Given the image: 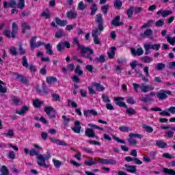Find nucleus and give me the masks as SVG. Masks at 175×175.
Segmentation results:
<instances>
[{
	"label": "nucleus",
	"instance_id": "nucleus-1",
	"mask_svg": "<svg viewBox=\"0 0 175 175\" xmlns=\"http://www.w3.org/2000/svg\"><path fill=\"white\" fill-rule=\"evenodd\" d=\"M49 158H51V154L49 152H47L46 154H39L36 157L38 159L37 163L38 166H42V167H45V169H48L49 165L46 164V159H49Z\"/></svg>",
	"mask_w": 175,
	"mask_h": 175
},
{
	"label": "nucleus",
	"instance_id": "nucleus-2",
	"mask_svg": "<svg viewBox=\"0 0 175 175\" xmlns=\"http://www.w3.org/2000/svg\"><path fill=\"white\" fill-rule=\"evenodd\" d=\"M79 50L81 51V57L90 59V61H92L93 59L92 55H94V50H92V49L90 47H85L83 46Z\"/></svg>",
	"mask_w": 175,
	"mask_h": 175
},
{
	"label": "nucleus",
	"instance_id": "nucleus-3",
	"mask_svg": "<svg viewBox=\"0 0 175 175\" xmlns=\"http://www.w3.org/2000/svg\"><path fill=\"white\" fill-rule=\"evenodd\" d=\"M31 25L27 23V22H24L23 23V33L25 35L26 38H29L31 36Z\"/></svg>",
	"mask_w": 175,
	"mask_h": 175
},
{
	"label": "nucleus",
	"instance_id": "nucleus-4",
	"mask_svg": "<svg viewBox=\"0 0 175 175\" xmlns=\"http://www.w3.org/2000/svg\"><path fill=\"white\" fill-rule=\"evenodd\" d=\"M167 95H172V92L169 90H161L157 93V96L160 100H163L167 98Z\"/></svg>",
	"mask_w": 175,
	"mask_h": 175
},
{
	"label": "nucleus",
	"instance_id": "nucleus-5",
	"mask_svg": "<svg viewBox=\"0 0 175 175\" xmlns=\"http://www.w3.org/2000/svg\"><path fill=\"white\" fill-rule=\"evenodd\" d=\"M66 49H70V43L68 41L60 42L57 45V49L59 51H64Z\"/></svg>",
	"mask_w": 175,
	"mask_h": 175
},
{
	"label": "nucleus",
	"instance_id": "nucleus-6",
	"mask_svg": "<svg viewBox=\"0 0 175 175\" xmlns=\"http://www.w3.org/2000/svg\"><path fill=\"white\" fill-rule=\"evenodd\" d=\"M131 53L133 57H136L137 55L138 57H140V55H143V54H144V51L142 47L138 48L137 50L135 48H131Z\"/></svg>",
	"mask_w": 175,
	"mask_h": 175
},
{
	"label": "nucleus",
	"instance_id": "nucleus-7",
	"mask_svg": "<svg viewBox=\"0 0 175 175\" xmlns=\"http://www.w3.org/2000/svg\"><path fill=\"white\" fill-rule=\"evenodd\" d=\"M153 31L151 30V29H147L144 33H141L140 36L142 39H145V38H148L151 40L154 39V36H152Z\"/></svg>",
	"mask_w": 175,
	"mask_h": 175
},
{
	"label": "nucleus",
	"instance_id": "nucleus-8",
	"mask_svg": "<svg viewBox=\"0 0 175 175\" xmlns=\"http://www.w3.org/2000/svg\"><path fill=\"white\" fill-rule=\"evenodd\" d=\"M8 50L9 53L12 55H18V54H23V47H21V45L19 46L18 51H17V49H16L14 46H11Z\"/></svg>",
	"mask_w": 175,
	"mask_h": 175
},
{
	"label": "nucleus",
	"instance_id": "nucleus-9",
	"mask_svg": "<svg viewBox=\"0 0 175 175\" xmlns=\"http://www.w3.org/2000/svg\"><path fill=\"white\" fill-rule=\"evenodd\" d=\"M85 135L88 137H90L94 139V137H97L96 134H95V131L92 129L87 128L85 131Z\"/></svg>",
	"mask_w": 175,
	"mask_h": 175
},
{
	"label": "nucleus",
	"instance_id": "nucleus-10",
	"mask_svg": "<svg viewBox=\"0 0 175 175\" xmlns=\"http://www.w3.org/2000/svg\"><path fill=\"white\" fill-rule=\"evenodd\" d=\"M121 18L120 16H117L115 17L111 22V24L113 25V27H120V25H124V23L120 21Z\"/></svg>",
	"mask_w": 175,
	"mask_h": 175
},
{
	"label": "nucleus",
	"instance_id": "nucleus-11",
	"mask_svg": "<svg viewBox=\"0 0 175 175\" xmlns=\"http://www.w3.org/2000/svg\"><path fill=\"white\" fill-rule=\"evenodd\" d=\"M75 126L71 127V129H72L75 133H80V131H81V123L79 121H75Z\"/></svg>",
	"mask_w": 175,
	"mask_h": 175
},
{
	"label": "nucleus",
	"instance_id": "nucleus-12",
	"mask_svg": "<svg viewBox=\"0 0 175 175\" xmlns=\"http://www.w3.org/2000/svg\"><path fill=\"white\" fill-rule=\"evenodd\" d=\"M5 85L6 83L0 80V96H4L5 94L8 92V89Z\"/></svg>",
	"mask_w": 175,
	"mask_h": 175
},
{
	"label": "nucleus",
	"instance_id": "nucleus-13",
	"mask_svg": "<svg viewBox=\"0 0 175 175\" xmlns=\"http://www.w3.org/2000/svg\"><path fill=\"white\" fill-rule=\"evenodd\" d=\"M96 22L98 23V26L100 29H103V18L102 14H98L96 17Z\"/></svg>",
	"mask_w": 175,
	"mask_h": 175
},
{
	"label": "nucleus",
	"instance_id": "nucleus-14",
	"mask_svg": "<svg viewBox=\"0 0 175 175\" xmlns=\"http://www.w3.org/2000/svg\"><path fill=\"white\" fill-rule=\"evenodd\" d=\"M140 90L142 91V92H148V91H152V90H154V87H152L150 85H144V83H142L140 86Z\"/></svg>",
	"mask_w": 175,
	"mask_h": 175
},
{
	"label": "nucleus",
	"instance_id": "nucleus-15",
	"mask_svg": "<svg viewBox=\"0 0 175 175\" xmlns=\"http://www.w3.org/2000/svg\"><path fill=\"white\" fill-rule=\"evenodd\" d=\"M157 14L158 16H159V14H161L162 16V17H167V16H170V14H173V11L161 10L157 12Z\"/></svg>",
	"mask_w": 175,
	"mask_h": 175
},
{
	"label": "nucleus",
	"instance_id": "nucleus-16",
	"mask_svg": "<svg viewBox=\"0 0 175 175\" xmlns=\"http://www.w3.org/2000/svg\"><path fill=\"white\" fill-rule=\"evenodd\" d=\"M16 0H10V3L8 1L3 2V6L5 9H6L8 6H10V8H16Z\"/></svg>",
	"mask_w": 175,
	"mask_h": 175
},
{
	"label": "nucleus",
	"instance_id": "nucleus-17",
	"mask_svg": "<svg viewBox=\"0 0 175 175\" xmlns=\"http://www.w3.org/2000/svg\"><path fill=\"white\" fill-rule=\"evenodd\" d=\"M66 17H68V18H70L71 20L77 18V12L76 11H73V10L68 11L66 13Z\"/></svg>",
	"mask_w": 175,
	"mask_h": 175
},
{
	"label": "nucleus",
	"instance_id": "nucleus-18",
	"mask_svg": "<svg viewBox=\"0 0 175 175\" xmlns=\"http://www.w3.org/2000/svg\"><path fill=\"white\" fill-rule=\"evenodd\" d=\"M51 142L52 143H55V144H57L58 146H64L66 147L68 146V144H66L65 142L62 141L60 139H57L55 138H50Z\"/></svg>",
	"mask_w": 175,
	"mask_h": 175
},
{
	"label": "nucleus",
	"instance_id": "nucleus-19",
	"mask_svg": "<svg viewBox=\"0 0 175 175\" xmlns=\"http://www.w3.org/2000/svg\"><path fill=\"white\" fill-rule=\"evenodd\" d=\"M125 161H126V162H132V161H135L136 165H142V163H143V161L139 160V159L133 158V157H125Z\"/></svg>",
	"mask_w": 175,
	"mask_h": 175
},
{
	"label": "nucleus",
	"instance_id": "nucleus-20",
	"mask_svg": "<svg viewBox=\"0 0 175 175\" xmlns=\"http://www.w3.org/2000/svg\"><path fill=\"white\" fill-rule=\"evenodd\" d=\"M18 31V26L17 25V23H12V38H16V33H17Z\"/></svg>",
	"mask_w": 175,
	"mask_h": 175
},
{
	"label": "nucleus",
	"instance_id": "nucleus-21",
	"mask_svg": "<svg viewBox=\"0 0 175 175\" xmlns=\"http://www.w3.org/2000/svg\"><path fill=\"white\" fill-rule=\"evenodd\" d=\"M140 59L144 64H150V62H152V61H153L152 57H151L150 56H147V55L140 57Z\"/></svg>",
	"mask_w": 175,
	"mask_h": 175
},
{
	"label": "nucleus",
	"instance_id": "nucleus-22",
	"mask_svg": "<svg viewBox=\"0 0 175 175\" xmlns=\"http://www.w3.org/2000/svg\"><path fill=\"white\" fill-rule=\"evenodd\" d=\"M105 29V27H103V29H100V28H99V26H98V28H96L92 30V36H99V35H100V32H102L103 30Z\"/></svg>",
	"mask_w": 175,
	"mask_h": 175
},
{
	"label": "nucleus",
	"instance_id": "nucleus-23",
	"mask_svg": "<svg viewBox=\"0 0 175 175\" xmlns=\"http://www.w3.org/2000/svg\"><path fill=\"white\" fill-rule=\"evenodd\" d=\"M124 166L126 167V172H129L130 173H136V167L135 165L125 164Z\"/></svg>",
	"mask_w": 175,
	"mask_h": 175
},
{
	"label": "nucleus",
	"instance_id": "nucleus-24",
	"mask_svg": "<svg viewBox=\"0 0 175 175\" xmlns=\"http://www.w3.org/2000/svg\"><path fill=\"white\" fill-rule=\"evenodd\" d=\"M56 24L57 25H60V27H65L66 24H68V21L66 20H61L59 18H55Z\"/></svg>",
	"mask_w": 175,
	"mask_h": 175
},
{
	"label": "nucleus",
	"instance_id": "nucleus-25",
	"mask_svg": "<svg viewBox=\"0 0 175 175\" xmlns=\"http://www.w3.org/2000/svg\"><path fill=\"white\" fill-rule=\"evenodd\" d=\"M106 62V59H105V55H101L100 57H97L95 58L94 62H96L97 64H103Z\"/></svg>",
	"mask_w": 175,
	"mask_h": 175
},
{
	"label": "nucleus",
	"instance_id": "nucleus-26",
	"mask_svg": "<svg viewBox=\"0 0 175 175\" xmlns=\"http://www.w3.org/2000/svg\"><path fill=\"white\" fill-rule=\"evenodd\" d=\"M44 46L46 50V54L52 55L53 50H51V49H53V46H51V44H44Z\"/></svg>",
	"mask_w": 175,
	"mask_h": 175
},
{
	"label": "nucleus",
	"instance_id": "nucleus-27",
	"mask_svg": "<svg viewBox=\"0 0 175 175\" xmlns=\"http://www.w3.org/2000/svg\"><path fill=\"white\" fill-rule=\"evenodd\" d=\"M87 8H88L87 4H85L84 1H81L78 4L77 10L83 11V10H85Z\"/></svg>",
	"mask_w": 175,
	"mask_h": 175
},
{
	"label": "nucleus",
	"instance_id": "nucleus-28",
	"mask_svg": "<svg viewBox=\"0 0 175 175\" xmlns=\"http://www.w3.org/2000/svg\"><path fill=\"white\" fill-rule=\"evenodd\" d=\"M98 163V159H94L85 161V165L87 166H92V165H96Z\"/></svg>",
	"mask_w": 175,
	"mask_h": 175
},
{
	"label": "nucleus",
	"instance_id": "nucleus-29",
	"mask_svg": "<svg viewBox=\"0 0 175 175\" xmlns=\"http://www.w3.org/2000/svg\"><path fill=\"white\" fill-rule=\"evenodd\" d=\"M92 87H96V90L97 91H105V87L103 85H100V83H92Z\"/></svg>",
	"mask_w": 175,
	"mask_h": 175
},
{
	"label": "nucleus",
	"instance_id": "nucleus-30",
	"mask_svg": "<svg viewBox=\"0 0 175 175\" xmlns=\"http://www.w3.org/2000/svg\"><path fill=\"white\" fill-rule=\"evenodd\" d=\"M116 50H117V48H116L115 46L111 47V51L107 52L109 58L110 59L114 58V55L116 54L114 51H116Z\"/></svg>",
	"mask_w": 175,
	"mask_h": 175
},
{
	"label": "nucleus",
	"instance_id": "nucleus-31",
	"mask_svg": "<svg viewBox=\"0 0 175 175\" xmlns=\"http://www.w3.org/2000/svg\"><path fill=\"white\" fill-rule=\"evenodd\" d=\"M152 23H155V21L154 20L148 21V23L144 24V25L141 27L142 29H144L146 28H150L152 27Z\"/></svg>",
	"mask_w": 175,
	"mask_h": 175
},
{
	"label": "nucleus",
	"instance_id": "nucleus-32",
	"mask_svg": "<svg viewBox=\"0 0 175 175\" xmlns=\"http://www.w3.org/2000/svg\"><path fill=\"white\" fill-rule=\"evenodd\" d=\"M64 36H66V34L65 32H64V30L62 29H60L55 33V38H57V39L64 38Z\"/></svg>",
	"mask_w": 175,
	"mask_h": 175
},
{
	"label": "nucleus",
	"instance_id": "nucleus-33",
	"mask_svg": "<svg viewBox=\"0 0 175 175\" xmlns=\"http://www.w3.org/2000/svg\"><path fill=\"white\" fill-rule=\"evenodd\" d=\"M57 78L55 77H46V83H48V84H54V83H57Z\"/></svg>",
	"mask_w": 175,
	"mask_h": 175
},
{
	"label": "nucleus",
	"instance_id": "nucleus-34",
	"mask_svg": "<svg viewBox=\"0 0 175 175\" xmlns=\"http://www.w3.org/2000/svg\"><path fill=\"white\" fill-rule=\"evenodd\" d=\"M40 46H44V42H42L40 41L37 42V43L34 44H31L30 48L31 50H35L36 47H40Z\"/></svg>",
	"mask_w": 175,
	"mask_h": 175
},
{
	"label": "nucleus",
	"instance_id": "nucleus-35",
	"mask_svg": "<svg viewBox=\"0 0 175 175\" xmlns=\"http://www.w3.org/2000/svg\"><path fill=\"white\" fill-rule=\"evenodd\" d=\"M156 146L159 147L160 148H165L167 146V144L163 141H157Z\"/></svg>",
	"mask_w": 175,
	"mask_h": 175
},
{
	"label": "nucleus",
	"instance_id": "nucleus-36",
	"mask_svg": "<svg viewBox=\"0 0 175 175\" xmlns=\"http://www.w3.org/2000/svg\"><path fill=\"white\" fill-rule=\"evenodd\" d=\"M53 162L55 167H56L57 169H59V167H61V165H62V161L57 160L55 159H53Z\"/></svg>",
	"mask_w": 175,
	"mask_h": 175
},
{
	"label": "nucleus",
	"instance_id": "nucleus-37",
	"mask_svg": "<svg viewBox=\"0 0 175 175\" xmlns=\"http://www.w3.org/2000/svg\"><path fill=\"white\" fill-rule=\"evenodd\" d=\"M167 42L170 43L172 46L175 45V37L172 38L170 36H166Z\"/></svg>",
	"mask_w": 175,
	"mask_h": 175
},
{
	"label": "nucleus",
	"instance_id": "nucleus-38",
	"mask_svg": "<svg viewBox=\"0 0 175 175\" xmlns=\"http://www.w3.org/2000/svg\"><path fill=\"white\" fill-rule=\"evenodd\" d=\"M142 128L148 133H152V131H154V129H152V127H151L150 126H148L147 124H143L142 125Z\"/></svg>",
	"mask_w": 175,
	"mask_h": 175
},
{
	"label": "nucleus",
	"instance_id": "nucleus-39",
	"mask_svg": "<svg viewBox=\"0 0 175 175\" xmlns=\"http://www.w3.org/2000/svg\"><path fill=\"white\" fill-rule=\"evenodd\" d=\"M72 44L78 46V50H80L83 46V45L80 44L79 42V38L77 37L73 38Z\"/></svg>",
	"mask_w": 175,
	"mask_h": 175
},
{
	"label": "nucleus",
	"instance_id": "nucleus-40",
	"mask_svg": "<svg viewBox=\"0 0 175 175\" xmlns=\"http://www.w3.org/2000/svg\"><path fill=\"white\" fill-rule=\"evenodd\" d=\"M0 172H1V175H9V170H8V168L5 165L1 166Z\"/></svg>",
	"mask_w": 175,
	"mask_h": 175
},
{
	"label": "nucleus",
	"instance_id": "nucleus-41",
	"mask_svg": "<svg viewBox=\"0 0 175 175\" xmlns=\"http://www.w3.org/2000/svg\"><path fill=\"white\" fill-rule=\"evenodd\" d=\"M166 68V65L163 63H158L156 65V70H163Z\"/></svg>",
	"mask_w": 175,
	"mask_h": 175
},
{
	"label": "nucleus",
	"instance_id": "nucleus-42",
	"mask_svg": "<svg viewBox=\"0 0 175 175\" xmlns=\"http://www.w3.org/2000/svg\"><path fill=\"white\" fill-rule=\"evenodd\" d=\"M23 66L28 69L29 68V64H28V59H27V56H23Z\"/></svg>",
	"mask_w": 175,
	"mask_h": 175
},
{
	"label": "nucleus",
	"instance_id": "nucleus-43",
	"mask_svg": "<svg viewBox=\"0 0 175 175\" xmlns=\"http://www.w3.org/2000/svg\"><path fill=\"white\" fill-rule=\"evenodd\" d=\"M163 172L165 174H169V175H175V171L172 170V169H169V168H164L163 169Z\"/></svg>",
	"mask_w": 175,
	"mask_h": 175
},
{
	"label": "nucleus",
	"instance_id": "nucleus-44",
	"mask_svg": "<svg viewBox=\"0 0 175 175\" xmlns=\"http://www.w3.org/2000/svg\"><path fill=\"white\" fill-rule=\"evenodd\" d=\"M90 10H92L91 15L94 16V14H95V13H96V10H98V7L95 4V3H93L92 4V7L90 8Z\"/></svg>",
	"mask_w": 175,
	"mask_h": 175
},
{
	"label": "nucleus",
	"instance_id": "nucleus-45",
	"mask_svg": "<svg viewBox=\"0 0 175 175\" xmlns=\"http://www.w3.org/2000/svg\"><path fill=\"white\" fill-rule=\"evenodd\" d=\"M113 5L116 9H121V6H122V1H121V0H115Z\"/></svg>",
	"mask_w": 175,
	"mask_h": 175
},
{
	"label": "nucleus",
	"instance_id": "nucleus-46",
	"mask_svg": "<svg viewBox=\"0 0 175 175\" xmlns=\"http://www.w3.org/2000/svg\"><path fill=\"white\" fill-rule=\"evenodd\" d=\"M53 110H54V108H53V107L51 106H46L44 109V111H45L47 116H49V114H50Z\"/></svg>",
	"mask_w": 175,
	"mask_h": 175
},
{
	"label": "nucleus",
	"instance_id": "nucleus-47",
	"mask_svg": "<svg viewBox=\"0 0 175 175\" xmlns=\"http://www.w3.org/2000/svg\"><path fill=\"white\" fill-rule=\"evenodd\" d=\"M134 8L133 7H130L126 12L127 16L129 17V18H132V16H133V10H134Z\"/></svg>",
	"mask_w": 175,
	"mask_h": 175
},
{
	"label": "nucleus",
	"instance_id": "nucleus-48",
	"mask_svg": "<svg viewBox=\"0 0 175 175\" xmlns=\"http://www.w3.org/2000/svg\"><path fill=\"white\" fill-rule=\"evenodd\" d=\"M12 104L14 105L15 106H18V105L20 104V98H18V97H12Z\"/></svg>",
	"mask_w": 175,
	"mask_h": 175
},
{
	"label": "nucleus",
	"instance_id": "nucleus-49",
	"mask_svg": "<svg viewBox=\"0 0 175 175\" xmlns=\"http://www.w3.org/2000/svg\"><path fill=\"white\" fill-rule=\"evenodd\" d=\"M145 49V55H148L151 52L150 51V49H151L150 47V44H144V45Z\"/></svg>",
	"mask_w": 175,
	"mask_h": 175
},
{
	"label": "nucleus",
	"instance_id": "nucleus-50",
	"mask_svg": "<svg viewBox=\"0 0 175 175\" xmlns=\"http://www.w3.org/2000/svg\"><path fill=\"white\" fill-rule=\"evenodd\" d=\"M127 142H129L130 146H136V144H137V141H136V139H133V137H129L127 139Z\"/></svg>",
	"mask_w": 175,
	"mask_h": 175
},
{
	"label": "nucleus",
	"instance_id": "nucleus-51",
	"mask_svg": "<svg viewBox=\"0 0 175 175\" xmlns=\"http://www.w3.org/2000/svg\"><path fill=\"white\" fill-rule=\"evenodd\" d=\"M75 73H77V75L78 76H81L83 75V71L81 70V68L80 67V65H77L76 68H75Z\"/></svg>",
	"mask_w": 175,
	"mask_h": 175
},
{
	"label": "nucleus",
	"instance_id": "nucleus-52",
	"mask_svg": "<svg viewBox=\"0 0 175 175\" xmlns=\"http://www.w3.org/2000/svg\"><path fill=\"white\" fill-rule=\"evenodd\" d=\"M129 137H133V139H135V137H136L137 139H142V137H143V135L137 133H130L129 135Z\"/></svg>",
	"mask_w": 175,
	"mask_h": 175
},
{
	"label": "nucleus",
	"instance_id": "nucleus-53",
	"mask_svg": "<svg viewBox=\"0 0 175 175\" xmlns=\"http://www.w3.org/2000/svg\"><path fill=\"white\" fill-rule=\"evenodd\" d=\"M4 135L8 137H13V136H14V131H13V130L12 129H10L7 131V132L5 133Z\"/></svg>",
	"mask_w": 175,
	"mask_h": 175
},
{
	"label": "nucleus",
	"instance_id": "nucleus-54",
	"mask_svg": "<svg viewBox=\"0 0 175 175\" xmlns=\"http://www.w3.org/2000/svg\"><path fill=\"white\" fill-rule=\"evenodd\" d=\"M141 100H142V102H144L145 103H147V102H150L151 100H152V98H150L149 95H146L145 97L141 98Z\"/></svg>",
	"mask_w": 175,
	"mask_h": 175
},
{
	"label": "nucleus",
	"instance_id": "nucleus-55",
	"mask_svg": "<svg viewBox=\"0 0 175 175\" xmlns=\"http://www.w3.org/2000/svg\"><path fill=\"white\" fill-rule=\"evenodd\" d=\"M165 25V21L163 19H160L155 22L156 27H163Z\"/></svg>",
	"mask_w": 175,
	"mask_h": 175
},
{
	"label": "nucleus",
	"instance_id": "nucleus-56",
	"mask_svg": "<svg viewBox=\"0 0 175 175\" xmlns=\"http://www.w3.org/2000/svg\"><path fill=\"white\" fill-rule=\"evenodd\" d=\"M30 155L31 157H38V155H40V154L39 153V150H37L36 149H31L30 150Z\"/></svg>",
	"mask_w": 175,
	"mask_h": 175
},
{
	"label": "nucleus",
	"instance_id": "nucleus-57",
	"mask_svg": "<svg viewBox=\"0 0 175 175\" xmlns=\"http://www.w3.org/2000/svg\"><path fill=\"white\" fill-rule=\"evenodd\" d=\"M150 47L152 50H155L156 51H158V50L161 49V44H154L153 45L150 44Z\"/></svg>",
	"mask_w": 175,
	"mask_h": 175
},
{
	"label": "nucleus",
	"instance_id": "nucleus-58",
	"mask_svg": "<svg viewBox=\"0 0 175 175\" xmlns=\"http://www.w3.org/2000/svg\"><path fill=\"white\" fill-rule=\"evenodd\" d=\"M126 102L129 105H135V103H136V101L135 100V99H133V97L132 96H128Z\"/></svg>",
	"mask_w": 175,
	"mask_h": 175
},
{
	"label": "nucleus",
	"instance_id": "nucleus-59",
	"mask_svg": "<svg viewBox=\"0 0 175 175\" xmlns=\"http://www.w3.org/2000/svg\"><path fill=\"white\" fill-rule=\"evenodd\" d=\"M42 103L39 100H34L33 101V105L34 107H40V106H42Z\"/></svg>",
	"mask_w": 175,
	"mask_h": 175
},
{
	"label": "nucleus",
	"instance_id": "nucleus-60",
	"mask_svg": "<svg viewBox=\"0 0 175 175\" xmlns=\"http://www.w3.org/2000/svg\"><path fill=\"white\" fill-rule=\"evenodd\" d=\"M109 5H103L101 7V10L104 14H107V12L109 11Z\"/></svg>",
	"mask_w": 175,
	"mask_h": 175
},
{
	"label": "nucleus",
	"instance_id": "nucleus-61",
	"mask_svg": "<svg viewBox=\"0 0 175 175\" xmlns=\"http://www.w3.org/2000/svg\"><path fill=\"white\" fill-rule=\"evenodd\" d=\"M103 100L105 102V103H110V98H109V96L103 94L102 95Z\"/></svg>",
	"mask_w": 175,
	"mask_h": 175
},
{
	"label": "nucleus",
	"instance_id": "nucleus-62",
	"mask_svg": "<svg viewBox=\"0 0 175 175\" xmlns=\"http://www.w3.org/2000/svg\"><path fill=\"white\" fill-rule=\"evenodd\" d=\"M119 129L121 132H129V131H131V129L126 126H121L119 127Z\"/></svg>",
	"mask_w": 175,
	"mask_h": 175
},
{
	"label": "nucleus",
	"instance_id": "nucleus-63",
	"mask_svg": "<svg viewBox=\"0 0 175 175\" xmlns=\"http://www.w3.org/2000/svg\"><path fill=\"white\" fill-rule=\"evenodd\" d=\"M48 116L49 118H55L57 116V111L55 109H53L50 113L48 114Z\"/></svg>",
	"mask_w": 175,
	"mask_h": 175
},
{
	"label": "nucleus",
	"instance_id": "nucleus-64",
	"mask_svg": "<svg viewBox=\"0 0 175 175\" xmlns=\"http://www.w3.org/2000/svg\"><path fill=\"white\" fill-rule=\"evenodd\" d=\"M126 113L131 116V115L136 114V111H135V109H133V108H128L126 111Z\"/></svg>",
	"mask_w": 175,
	"mask_h": 175
}]
</instances>
